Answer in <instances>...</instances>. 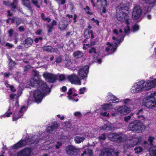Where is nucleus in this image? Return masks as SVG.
Here are the masks:
<instances>
[{
	"label": "nucleus",
	"instance_id": "obj_37",
	"mask_svg": "<svg viewBox=\"0 0 156 156\" xmlns=\"http://www.w3.org/2000/svg\"><path fill=\"white\" fill-rule=\"evenodd\" d=\"M134 150L136 154H139L142 152L143 151L142 148L140 147H135Z\"/></svg>",
	"mask_w": 156,
	"mask_h": 156
},
{
	"label": "nucleus",
	"instance_id": "obj_32",
	"mask_svg": "<svg viewBox=\"0 0 156 156\" xmlns=\"http://www.w3.org/2000/svg\"><path fill=\"white\" fill-rule=\"evenodd\" d=\"M6 87L7 88L8 90H9L12 92H14L16 91V89L14 87L11 85H10L8 83V81H6L5 83Z\"/></svg>",
	"mask_w": 156,
	"mask_h": 156
},
{
	"label": "nucleus",
	"instance_id": "obj_48",
	"mask_svg": "<svg viewBox=\"0 0 156 156\" xmlns=\"http://www.w3.org/2000/svg\"><path fill=\"white\" fill-rule=\"evenodd\" d=\"M133 115V114H131L125 117L124 118V121L126 122L129 121L131 118L132 116Z\"/></svg>",
	"mask_w": 156,
	"mask_h": 156
},
{
	"label": "nucleus",
	"instance_id": "obj_3",
	"mask_svg": "<svg viewBox=\"0 0 156 156\" xmlns=\"http://www.w3.org/2000/svg\"><path fill=\"white\" fill-rule=\"evenodd\" d=\"M120 7L122 8L121 6L116 8V17L118 20L125 22L126 26L124 29L125 32L126 33L130 30L129 27L128 25L129 24V22L128 21L129 20V16L128 15L124 12L122 10H119Z\"/></svg>",
	"mask_w": 156,
	"mask_h": 156
},
{
	"label": "nucleus",
	"instance_id": "obj_18",
	"mask_svg": "<svg viewBox=\"0 0 156 156\" xmlns=\"http://www.w3.org/2000/svg\"><path fill=\"white\" fill-rule=\"evenodd\" d=\"M89 69V67L87 65L82 67V68L79 70L78 73L79 75L82 78L87 77Z\"/></svg>",
	"mask_w": 156,
	"mask_h": 156
},
{
	"label": "nucleus",
	"instance_id": "obj_47",
	"mask_svg": "<svg viewBox=\"0 0 156 156\" xmlns=\"http://www.w3.org/2000/svg\"><path fill=\"white\" fill-rule=\"evenodd\" d=\"M32 2L34 5L37 7L38 8H40V6L38 5V2L37 0H32Z\"/></svg>",
	"mask_w": 156,
	"mask_h": 156
},
{
	"label": "nucleus",
	"instance_id": "obj_10",
	"mask_svg": "<svg viewBox=\"0 0 156 156\" xmlns=\"http://www.w3.org/2000/svg\"><path fill=\"white\" fill-rule=\"evenodd\" d=\"M96 133V131L93 130L91 132H90V133H88L87 134H83L82 136H77L75 138V142L76 143L80 144L83 142L87 137L91 138L95 137Z\"/></svg>",
	"mask_w": 156,
	"mask_h": 156
},
{
	"label": "nucleus",
	"instance_id": "obj_12",
	"mask_svg": "<svg viewBox=\"0 0 156 156\" xmlns=\"http://www.w3.org/2000/svg\"><path fill=\"white\" fill-rule=\"evenodd\" d=\"M15 105H13V104H10L9 108L7 112L3 115L0 116V118L2 119L3 118L5 117H9L12 113V111H15L19 107L18 102L16 101L14 102Z\"/></svg>",
	"mask_w": 156,
	"mask_h": 156
},
{
	"label": "nucleus",
	"instance_id": "obj_9",
	"mask_svg": "<svg viewBox=\"0 0 156 156\" xmlns=\"http://www.w3.org/2000/svg\"><path fill=\"white\" fill-rule=\"evenodd\" d=\"M129 144H126L125 145L124 149L126 150V148L129 147H132L140 143L141 141V138L140 137L136 136V135H134L131 136L129 139Z\"/></svg>",
	"mask_w": 156,
	"mask_h": 156
},
{
	"label": "nucleus",
	"instance_id": "obj_2",
	"mask_svg": "<svg viewBox=\"0 0 156 156\" xmlns=\"http://www.w3.org/2000/svg\"><path fill=\"white\" fill-rule=\"evenodd\" d=\"M122 30L120 29L119 32H118L116 29L113 30V35L112 39L113 41L112 44L108 42L107 43V45H108L105 49L106 51L111 52L115 51L118 44L121 42V39L122 37Z\"/></svg>",
	"mask_w": 156,
	"mask_h": 156
},
{
	"label": "nucleus",
	"instance_id": "obj_44",
	"mask_svg": "<svg viewBox=\"0 0 156 156\" xmlns=\"http://www.w3.org/2000/svg\"><path fill=\"white\" fill-rule=\"evenodd\" d=\"M17 2V0H14L13 2L11 4V6L12 10L13 9H14L16 8Z\"/></svg>",
	"mask_w": 156,
	"mask_h": 156
},
{
	"label": "nucleus",
	"instance_id": "obj_54",
	"mask_svg": "<svg viewBox=\"0 0 156 156\" xmlns=\"http://www.w3.org/2000/svg\"><path fill=\"white\" fill-rule=\"evenodd\" d=\"M14 66V64L13 62L12 61H11L10 62L9 64V70L12 69Z\"/></svg>",
	"mask_w": 156,
	"mask_h": 156
},
{
	"label": "nucleus",
	"instance_id": "obj_57",
	"mask_svg": "<svg viewBox=\"0 0 156 156\" xmlns=\"http://www.w3.org/2000/svg\"><path fill=\"white\" fill-rule=\"evenodd\" d=\"M22 22V20L20 18H18L16 21V23L18 26Z\"/></svg>",
	"mask_w": 156,
	"mask_h": 156
},
{
	"label": "nucleus",
	"instance_id": "obj_51",
	"mask_svg": "<svg viewBox=\"0 0 156 156\" xmlns=\"http://www.w3.org/2000/svg\"><path fill=\"white\" fill-rule=\"evenodd\" d=\"M146 3L153 4L156 2V0H144Z\"/></svg>",
	"mask_w": 156,
	"mask_h": 156
},
{
	"label": "nucleus",
	"instance_id": "obj_20",
	"mask_svg": "<svg viewBox=\"0 0 156 156\" xmlns=\"http://www.w3.org/2000/svg\"><path fill=\"white\" fill-rule=\"evenodd\" d=\"M106 100L108 101L112 102H117L119 101V99L111 92H108V93Z\"/></svg>",
	"mask_w": 156,
	"mask_h": 156
},
{
	"label": "nucleus",
	"instance_id": "obj_17",
	"mask_svg": "<svg viewBox=\"0 0 156 156\" xmlns=\"http://www.w3.org/2000/svg\"><path fill=\"white\" fill-rule=\"evenodd\" d=\"M118 153L115 152L112 149H108L103 151L100 156H118Z\"/></svg>",
	"mask_w": 156,
	"mask_h": 156
},
{
	"label": "nucleus",
	"instance_id": "obj_45",
	"mask_svg": "<svg viewBox=\"0 0 156 156\" xmlns=\"http://www.w3.org/2000/svg\"><path fill=\"white\" fill-rule=\"evenodd\" d=\"M106 138V136L105 134H102L101 136L98 137L99 140L101 141L104 140Z\"/></svg>",
	"mask_w": 156,
	"mask_h": 156
},
{
	"label": "nucleus",
	"instance_id": "obj_42",
	"mask_svg": "<svg viewBox=\"0 0 156 156\" xmlns=\"http://www.w3.org/2000/svg\"><path fill=\"white\" fill-rule=\"evenodd\" d=\"M155 139V138L154 137L149 136L148 139V141L149 142L150 144L151 145H153V142Z\"/></svg>",
	"mask_w": 156,
	"mask_h": 156
},
{
	"label": "nucleus",
	"instance_id": "obj_19",
	"mask_svg": "<svg viewBox=\"0 0 156 156\" xmlns=\"http://www.w3.org/2000/svg\"><path fill=\"white\" fill-rule=\"evenodd\" d=\"M32 151L30 148H26L20 151L17 156H29Z\"/></svg>",
	"mask_w": 156,
	"mask_h": 156
},
{
	"label": "nucleus",
	"instance_id": "obj_13",
	"mask_svg": "<svg viewBox=\"0 0 156 156\" xmlns=\"http://www.w3.org/2000/svg\"><path fill=\"white\" fill-rule=\"evenodd\" d=\"M142 12L141 9L139 6H135L133 9L132 12V18L135 20L138 19Z\"/></svg>",
	"mask_w": 156,
	"mask_h": 156
},
{
	"label": "nucleus",
	"instance_id": "obj_1",
	"mask_svg": "<svg viewBox=\"0 0 156 156\" xmlns=\"http://www.w3.org/2000/svg\"><path fill=\"white\" fill-rule=\"evenodd\" d=\"M25 79H24L23 80L25 82L23 83L24 87H28L31 86L38 88V89L33 93V98L31 96L29 98L28 103L30 101L34 100L37 103L41 102L45 94L51 91L50 88L41 79H29V80L27 82H25Z\"/></svg>",
	"mask_w": 156,
	"mask_h": 156
},
{
	"label": "nucleus",
	"instance_id": "obj_62",
	"mask_svg": "<svg viewBox=\"0 0 156 156\" xmlns=\"http://www.w3.org/2000/svg\"><path fill=\"white\" fill-rule=\"evenodd\" d=\"M1 74L3 75L4 76V77H9V75H10V74L9 73H2Z\"/></svg>",
	"mask_w": 156,
	"mask_h": 156
},
{
	"label": "nucleus",
	"instance_id": "obj_41",
	"mask_svg": "<svg viewBox=\"0 0 156 156\" xmlns=\"http://www.w3.org/2000/svg\"><path fill=\"white\" fill-rule=\"evenodd\" d=\"M47 26L48 28L47 30L48 33L51 32L54 28L51 25V24L50 23L48 24L47 25Z\"/></svg>",
	"mask_w": 156,
	"mask_h": 156
},
{
	"label": "nucleus",
	"instance_id": "obj_30",
	"mask_svg": "<svg viewBox=\"0 0 156 156\" xmlns=\"http://www.w3.org/2000/svg\"><path fill=\"white\" fill-rule=\"evenodd\" d=\"M149 151L150 156H156V146L151 147Z\"/></svg>",
	"mask_w": 156,
	"mask_h": 156
},
{
	"label": "nucleus",
	"instance_id": "obj_61",
	"mask_svg": "<svg viewBox=\"0 0 156 156\" xmlns=\"http://www.w3.org/2000/svg\"><path fill=\"white\" fill-rule=\"evenodd\" d=\"M43 38L42 37H40L39 38H36L34 39V41L36 43H38L39 41L42 40Z\"/></svg>",
	"mask_w": 156,
	"mask_h": 156
},
{
	"label": "nucleus",
	"instance_id": "obj_36",
	"mask_svg": "<svg viewBox=\"0 0 156 156\" xmlns=\"http://www.w3.org/2000/svg\"><path fill=\"white\" fill-rule=\"evenodd\" d=\"M57 79L59 81H62L64 79H46V80L49 83H53L56 80V79Z\"/></svg>",
	"mask_w": 156,
	"mask_h": 156
},
{
	"label": "nucleus",
	"instance_id": "obj_40",
	"mask_svg": "<svg viewBox=\"0 0 156 156\" xmlns=\"http://www.w3.org/2000/svg\"><path fill=\"white\" fill-rule=\"evenodd\" d=\"M101 1V5L103 7H106L107 5L106 0H97L98 2Z\"/></svg>",
	"mask_w": 156,
	"mask_h": 156
},
{
	"label": "nucleus",
	"instance_id": "obj_11",
	"mask_svg": "<svg viewBox=\"0 0 156 156\" xmlns=\"http://www.w3.org/2000/svg\"><path fill=\"white\" fill-rule=\"evenodd\" d=\"M140 82L143 90H149L156 86V83L153 80L146 81L142 80Z\"/></svg>",
	"mask_w": 156,
	"mask_h": 156
},
{
	"label": "nucleus",
	"instance_id": "obj_24",
	"mask_svg": "<svg viewBox=\"0 0 156 156\" xmlns=\"http://www.w3.org/2000/svg\"><path fill=\"white\" fill-rule=\"evenodd\" d=\"M84 36L86 39H88L90 37L92 39L94 38L93 31L88 29H86L85 30Z\"/></svg>",
	"mask_w": 156,
	"mask_h": 156
},
{
	"label": "nucleus",
	"instance_id": "obj_6",
	"mask_svg": "<svg viewBox=\"0 0 156 156\" xmlns=\"http://www.w3.org/2000/svg\"><path fill=\"white\" fill-rule=\"evenodd\" d=\"M108 137L112 141L118 142H122L126 141L127 139V136L122 133H111Z\"/></svg>",
	"mask_w": 156,
	"mask_h": 156
},
{
	"label": "nucleus",
	"instance_id": "obj_60",
	"mask_svg": "<svg viewBox=\"0 0 156 156\" xmlns=\"http://www.w3.org/2000/svg\"><path fill=\"white\" fill-rule=\"evenodd\" d=\"M100 115L108 117L109 115V113H108L106 112H101Z\"/></svg>",
	"mask_w": 156,
	"mask_h": 156
},
{
	"label": "nucleus",
	"instance_id": "obj_14",
	"mask_svg": "<svg viewBox=\"0 0 156 156\" xmlns=\"http://www.w3.org/2000/svg\"><path fill=\"white\" fill-rule=\"evenodd\" d=\"M143 90L140 82L134 83L130 89V91L132 93L140 92Z\"/></svg>",
	"mask_w": 156,
	"mask_h": 156
},
{
	"label": "nucleus",
	"instance_id": "obj_50",
	"mask_svg": "<svg viewBox=\"0 0 156 156\" xmlns=\"http://www.w3.org/2000/svg\"><path fill=\"white\" fill-rule=\"evenodd\" d=\"M122 102L125 104H129L131 102V100L128 98L124 99L122 100Z\"/></svg>",
	"mask_w": 156,
	"mask_h": 156
},
{
	"label": "nucleus",
	"instance_id": "obj_46",
	"mask_svg": "<svg viewBox=\"0 0 156 156\" xmlns=\"http://www.w3.org/2000/svg\"><path fill=\"white\" fill-rule=\"evenodd\" d=\"M32 74L34 77H37L39 78L40 77L38 72L36 71H34L33 72Z\"/></svg>",
	"mask_w": 156,
	"mask_h": 156
},
{
	"label": "nucleus",
	"instance_id": "obj_26",
	"mask_svg": "<svg viewBox=\"0 0 156 156\" xmlns=\"http://www.w3.org/2000/svg\"><path fill=\"white\" fill-rule=\"evenodd\" d=\"M112 124L109 122H108L107 123L104 125L101 128V130H110L112 129Z\"/></svg>",
	"mask_w": 156,
	"mask_h": 156
},
{
	"label": "nucleus",
	"instance_id": "obj_15",
	"mask_svg": "<svg viewBox=\"0 0 156 156\" xmlns=\"http://www.w3.org/2000/svg\"><path fill=\"white\" fill-rule=\"evenodd\" d=\"M66 150L67 153L71 156L76 155L79 151L78 149L72 145L67 146Z\"/></svg>",
	"mask_w": 156,
	"mask_h": 156
},
{
	"label": "nucleus",
	"instance_id": "obj_64",
	"mask_svg": "<svg viewBox=\"0 0 156 156\" xmlns=\"http://www.w3.org/2000/svg\"><path fill=\"white\" fill-rule=\"evenodd\" d=\"M5 46L7 47H8L9 48H12L13 46V44H12L10 43H7L6 44Z\"/></svg>",
	"mask_w": 156,
	"mask_h": 156
},
{
	"label": "nucleus",
	"instance_id": "obj_28",
	"mask_svg": "<svg viewBox=\"0 0 156 156\" xmlns=\"http://www.w3.org/2000/svg\"><path fill=\"white\" fill-rule=\"evenodd\" d=\"M84 55L83 53L79 51H77L73 52V56L76 58H78L82 57Z\"/></svg>",
	"mask_w": 156,
	"mask_h": 156
},
{
	"label": "nucleus",
	"instance_id": "obj_53",
	"mask_svg": "<svg viewBox=\"0 0 156 156\" xmlns=\"http://www.w3.org/2000/svg\"><path fill=\"white\" fill-rule=\"evenodd\" d=\"M90 8L88 6H87L86 8L84 9L85 11H86V13L88 14L91 15L92 13L89 12Z\"/></svg>",
	"mask_w": 156,
	"mask_h": 156
},
{
	"label": "nucleus",
	"instance_id": "obj_39",
	"mask_svg": "<svg viewBox=\"0 0 156 156\" xmlns=\"http://www.w3.org/2000/svg\"><path fill=\"white\" fill-rule=\"evenodd\" d=\"M68 96V97L69 99L70 100H74L73 98H72V89L70 88L67 93Z\"/></svg>",
	"mask_w": 156,
	"mask_h": 156
},
{
	"label": "nucleus",
	"instance_id": "obj_49",
	"mask_svg": "<svg viewBox=\"0 0 156 156\" xmlns=\"http://www.w3.org/2000/svg\"><path fill=\"white\" fill-rule=\"evenodd\" d=\"M139 29V26L137 25H134L133 27L132 30L133 32H136Z\"/></svg>",
	"mask_w": 156,
	"mask_h": 156
},
{
	"label": "nucleus",
	"instance_id": "obj_4",
	"mask_svg": "<svg viewBox=\"0 0 156 156\" xmlns=\"http://www.w3.org/2000/svg\"><path fill=\"white\" fill-rule=\"evenodd\" d=\"M143 105L149 108H153L156 106V91L152 92L143 100Z\"/></svg>",
	"mask_w": 156,
	"mask_h": 156
},
{
	"label": "nucleus",
	"instance_id": "obj_23",
	"mask_svg": "<svg viewBox=\"0 0 156 156\" xmlns=\"http://www.w3.org/2000/svg\"><path fill=\"white\" fill-rule=\"evenodd\" d=\"M54 141V140L53 139L52 140H51V141H46L44 144L45 148H43V149L45 150H47L53 147L54 146L53 143Z\"/></svg>",
	"mask_w": 156,
	"mask_h": 156
},
{
	"label": "nucleus",
	"instance_id": "obj_38",
	"mask_svg": "<svg viewBox=\"0 0 156 156\" xmlns=\"http://www.w3.org/2000/svg\"><path fill=\"white\" fill-rule=\"evenodd\" d=\"M89 53L91 54H96L97 55H98V53L97 52L96 49L94 47L91 48L89 51Z\"/></svg>",
	"mask_w": 156,
	"mask_h": 156
},
{
	"label": "nucleus",
	"instance_id": "obj_52",
	"mask_svg": "<svg viewBox=\"0 0 156 156\" xmlns=\"http://www.w3.org/2000/svg\"><path fill=\"white\" fill-rule=\"evenodd\" d=\"M22 89L20 87L19 89V90L18 91V93L17 94V97L18 98L22 94Z\"/></svg>",
	"mask_w": 156,
	"mask_h": 156
},
{
	"label": "nucleus",
	"instance_id": "obj_5",
	"mask_svg": "<svg viewBox=\"0 0 156 156\" xmlns=\"http://www.w3.org/2000/svg\"><path fill=\"white\" fill-rule=\"evenodd\" d=\"M37 137L36 136H34L33 137V140L32 139L31 137H30L27 139V140L22 139L18 142L12 146L11 148L12 149H16L21 147L27 144L29 145L33 144H36L41 140H38V139Z\"/></svg>",
	"mask_w": 156,
	"mask_h": 156
},
{
	"label": "nucleus",
	"instance_id": "obj_31",
	"mask_svg": "<svg viewBox=\"0 0 156 156\" xmlns=\"http://www.w3.org/2000/svg\"><path fill=\"white\" fill-rule=\"evenodd\" d=\"M68 26L66 23L64 22H61L59 24V27L61 30H65Z\"/></svg>",
	"mask_w": 156,
	"mask_h": 156
},
{
	"label": "nucleus",
	"instance_id": "obj_59",
	"mask_svg": "<svg viewBox=\"0 0 156 156\" xmlns=\"http://www.w3.org/2000/svg\"><path fill=\"white\" fill-rule=\"evenodd\" d=\"M62 145V143L59 142H58L57 144L55 145V147L56 149H58L60 148Z\"/></svg>",
	"mask_w": 156,
	"mask_h": 156
},
{
	"label": "nucleus",
	"instance_id": "obj_27",
	"mask_svg": "<svg viewBox=\"0 0 156 156\" xmlns=\"http://www.w3.org/2000/svg\"><path fill=\"white\" fill-rule=\"evenodd\" d=\"M102 108L104 110H110L113 109L114 108V106L112 104H104L101 106Z\"/></svg>",
	"mask_w": 156,
	"mask_h": 156
},
{
	"label": "nucleus",
	"instance_id": "obj_21",
	"mask_svg": "<svg viewBox=\"0 0 156 156\" xmlns=\"http://www.w3.org/2000/svg\"><path fill=\"white\" fill-rule=\"evenodd\" d=\"M134 122H137V124L136 125V126L134 127L136 129L134 130V132L137 133H139L141 131L142 129V128L144 126V125L142 122L140 121L136 120Z\"/></svg>",
	"mask_w": 156,
	"mask_h": 156
},
{
	"label": "nucleus",
	"instance_id": "obj_58",
	"mask_svg": "<svg viewBox=\"0 0 156 156\" xmlns=\"http://www.w3.org/2000/svg\"><path fill=\"white\" fill-rule=\"evenodd\" d=\"M62 60V58L61 56H59L56 58L55 62L57 63H60Z\"/></svg>",
	"mask_w": 156,
	"mask_h": 156
},
{
	"label": "nucleus",
	"instance_id": "obj_16",
	"mask_svg": "<svg viewBox=\"0 0 156 156\" xmlns=\"http://www.w3.org/2000/svg\"><path fill=\"white\" fill-rule=\"evenodd\" d=\"M27 108L25 106H23L21 107L18 112H16L13 115L12 119L13 121H16L18 119L21 118L26 111Z\"/></svg>",
	"mask_w": 156,
	"mask_h": 156
},
{
	"label": "nucleus",
	"instance_id": "obj_56",
	"mask_svg": "<svg viewBox=\"0 0 156 156\" xmlns=\"http://www.w3.org/2000/svg\"><path fill=\"white\" fill-rule=\"evenodd\" d=\"M86 88L84 87L80 88L79 90V94H83L85 91Z\"/></svg>",
	"mask_w": 156,
	"mask_h": 156
},
{
	"label": "nucleus",
	"instance_id": "obj_29",
	"mask_svg": "<svg viewBox=\"0 0 156 156\" xmlns=\"http://www.w3.org/2000/svg\"><path fill=\"white\" fill-rule=\"evenodd\" d=\"M137 122H133L130 123L128 125V129L129 130H131L134 132V130L136 129L134 127L137 124Z\"/></svg>",
	"mask_w": 156,
	"mask_h": 156
},
{
	"label": "nucleus",
	"instance_id": "obj_63",
	"mask_svg": "<svg viewBox=\"0 0 156 156\" xmlns=\"http://www.w3.org/2000/svg\"><path fill=\"white\" fill-rule=\"evenodd\" d=\"M30 5H28V6H27L26 7H27L28 9L29 10V12L31 14L33 13V11Z\"/></svg>",
	"mask_w": 156,
	"mask_h": 156
},
{
	"label": "nucleus",
	"instance_id": "obj_55",
	"mask_svg": "<svg viewBox=\"0 0 156 156\" xmlns=\"http://www.w3.org/2000/svg\"><path fill=\"white\" fill-rule=\"evenodd\" d=\"M10 97L11 99H13L15 98L16 99H18V97H17V95L16 94H11L10 95Z\"/></svg>",
	"mask_w": 156,
	"mask_h": 156
},
{
	"label": "nucleus",
	"instance_id": "obj_8",
	"mask_svg": "<svg viewBox=\"0 0 156 156\" xmlns=\"http://www.w3.org/2000/svg\"><path fill=\"white\" fill-rule=\"evenodd\" d=\"M115 113H112V116H115L117 115H123L129 113L131 111V109L126 106H120L115 108Z\"/></svg>",
	"mask_w": 156,
	"mask_h": 156
},
{
	"label": "nucleus",
	"instance_id": "obj_35",
	"mask_svg": "<svg viewBox=\"0 0 156 156\" xmlns=\"http://www.w3.org/2000/svg\"><path fill=\"white\" fill-rule=\"evenodd\" d=\"M87 154L89 156H92V151L90 149H88L87 151H85L82 154V156H87L85 155Z\"/></svg>",
	"mask_w": 156,
	"mask_h": 156
},
{
	"label": "nucleus",
	"instance_id": "obj_43",
	"mask_svg": "<svg viewBox=\"0 0 156 156\" xmlns=\"http://www.w3.org/2000/svg\"><path fill=\"white\" fill-rule=\"evenodd\" d=\"M23 4L25 6H28V5H30V2L29 0H21Z\"/></svg>",
	"mask_w": 156,
	"mask_h": 156
},
{
	"label": "nucleus",
	"instance_id": "obj_33",
	"mask_svg": "<svg viewBox=\"0 0 156 156\" xmlns=\"http://www.w3.org/2000/svg\"><path fill=\"white\" fill-rule=\"evenodd\" d=\"M58 126L57 124H54L51 126H48L47 129V132L48 133H50L51 131L56 128Z\"/></svg>",
	"mask_w": 156,
	"mask_h": 156
},
{
	"label": "nucleus",
	"instance_id": "obj_22",
	"mask_svg": "<svg viewBox=\"0 0 156 156\" xmlns=\"http://www.w3.org/2000/svg\"><path fill=\"white\" fill-rule=\"evenodd\" d=\"M68 79L72 83L75 85H80L83 81H85V79Z\"/></svg>",
	"mask_w": 156,
	"mask_h": 156
},
{
	"label": "nucleus",
	"instance_id": "obj_25",
	"mask_svg": "<svg viewBox=\"0 0 156 156\" xmlns=\"http://www.w3.org/2000/svg\"><path fill=\"white\" fill-rule=\"evenodd\" d=\"M43 50L50 52H55L58 51L57 48H53L50 46H45L43 47Z\"/></svg>",
	"mask_w": 156,
	"mask_h": 156
},
{
	"label": "nucleus",
	"instance_id": "obj_34",
	"mask_svg": "<svg viewBox=\"0 0 156 156\" xmlns=\"http://www.w3.org/2000/svg\"><path fill=\"white\" fill-rule=\"evenodd\" d=\"M33 40L30 37H28L26 38L24 41L25 44L28 46H30L33 43Z\"/></svg>",
	"mask_w": 156,
	"mask_h": 156
},
{
	"label": "nucleus",
	"instance_id": "obj_7",
	"mask_svg": "<svg viewBox=\"0 0 156 156\" xmlns=\"http://www.w3.org/2000/svg\"><path fill=\"white\" fill-rule=\"evenodd\" d=\"M43 77L45 78H78L76 75L74 74H71L68 76L65 75L64 74H55L48 72H44L43 74Z\"/></svg>",
	"mask_w": 156,
	"mask_h": 156
}]
</instances>
